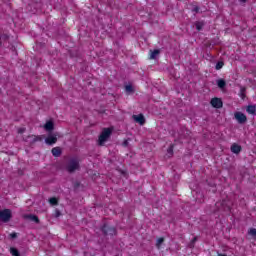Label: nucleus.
<instances>
[{
	"mask_svg": "<svg viewBox=\"0 0 256 256\" xmlns=\"http://www.w3.org/2000/svg\"><path fill=\"white\" fill-rule=\"evenodd\" d=\"M25 131H26L25 128H19V129H18V133H20V134H23Z\"/></svg>",
	"mask_w": 256,
	"mask_h": 256,
	"instance_id": "obj_31",
	"label": "nucleus"
},
{
	"mask_svg": "<svg viewBox=\"0 0 256 256\" xmlns=\"http://www.w3.org/2000/svg\"><path fill=\"white\" fill-rule=\"evenodd\" d=\"M132 117L136 123H139V125H145V116H143V114L133 115Z\"/></svg>",
	"mask_w": 256,
	"mask_h": 256,
	"instance_id": "obj_8",
	"label": "nucleus"
},
{
	"mask_svg": "<svg viewBox=\"0 0 256 256\" xmlns=\"http://www.w3.org/2000/svg\"><path fill=\"white\" fill-rule=\"evenodd\" d=\"M125 91L126 93H135V89H133V85H126Z\"/></svg>",
	"mask_w": 256,
	"mask_h": 256,
	"instance_id": "obj_21",
	"label": "nucleus"
},
{
	"mask_svg": "<svg viewBox=\"0 0 256 256\" xmlns=\"http://www.w3.org/2000/svg\"><path fill=\"white\" fill-rule=\"evenodd\" d=\"M26 219H29V221H32L33 223H37V224L40 223L39 217H37V215H34V214L26 215Z\"/></svg>",
	"mask_w": 256,
	"mask_h": 256,
	"instance_id": "obj_13",
	"label": "nucleus"
},
{
	"mask_svg": "<svg viewBox=\"0 0 256 256\" xmlns=\"http://www.w3.org/2000/svg\"><path fill=\"white\" fill-rule=\"evenodd\" d=\"M10 237H11L12 239H17V233H16V232L11 233V234H10Z\"/></svg>",
	"mask_w": 256,
	"mask_h": 256,
	"instance_id": "obj_30",
	"label": "nucleus"
},
{
	"mask_svg": "<svg viewBox=\"0 0 256 256\" xmlns=\"http://www.w3.org/2000/svg\"><path fill=\"white\" fill-rule=\"evenodd\" d=\"M44 129L45 131H48L49 133H51V131L55 129V123L51 120L47 121L44 125Z\"/></svg>",
	"mask_w": 256,
	"mask_h": 256,
	"instance_id": "obj_11",
	"label": "nucleus"
},
{
	"mask_svg": "<svg viewBox=\"0 0 256 256\" xmlns=\"http://www.w3.org/2000/svg\"><path fill=\"white\" fill-rule=\"evenodd\" d=\"M210 103L215 109H221L223 107V101L220 98H212Z\"/></svg>",
	"mask_w": 256,
	"mask_h": 256,
	"instance_id": "obj_7",
	"label": "nucleus"
},
{
	"mask_svg": "<svg viewBox=\"0 0 256 256\" xmlns=\"http://www.w3.org/2000/svg\"><path fill=\"white\" fill-rule=\"evenodd\" d=\"M112 133H113V130L111 128H104L98 138V145L100 146L105 145V142L109 140V137H111Z\"/></svg>",
	"mask_w": 256,
	"mask_h": 256,
	"instance_id": "obj_3",
	"label": "nucleus"
},
{
	"mask_svg": "<svg viewBox=\"0 0 256 256\" xmlns=\"http://www.w3.org/2000/svg\"><path fill=\"white\" fill-rule=\"evenodd\" d=\"M245 91H246L245 87L240 88V97H241V99H245V97H247L245 95Z\"/></svg>",
	"mask_w": 256,
	"mask_h": 256,
	"instance_id": "obj_25",
	"label": "nucleus"
},
{
	"mask_svg": "<svg viewBox=\"0 0 256 256\" xmlns=\"http://www.w3.org/2000/svg\"><path fill=\"white\" fill-rule=\"evenodd\" d=\"M81 169L79 160L77 158H71L66 164V171L69 173H75Z\"/></svg>",
	"mask_w": 256,
	"mask_h": 256,
	"instance_id": "obj_1",
	"label": "nucleus"
},
{
	"mask_svg": "<svg viewBox=\"0 0 256 256\" xmlns=\"http://www.w3.org/2000/svg\"><path fill=\"white\" fill-rule=\"evenodd\" d=\"M122 145L123 147H129V140H124Z\"/></svg>",
	"mask_w": 256,
	"mask_h": 256,
	"instance_id": "obj_29",
	"label": "nucleus"
},
{
	"mask_svg": "<svg viewBox=\"0 0 256 256\" xmlns=\"http://www.w3.org/2000/svg\"><path fill=\"white\" fill-rule=\"evenodd\" d=\"M234 118L240 125H245V123H247V116L243 112H235Z\"/></svg>",
	"mask_w": 256,
	"mask_h": 256,
	"instance_id": "obj_6",
	"label": "nucleus"
},
{
	"mask_svg": "<svg viewBox=\"0 0 256 256\" xmlns=\"http://www.w3.org/2000/svg\"><path fill=\"white\" fill-rule=\"evenodd\" d=\"M54 217H61V211H59V209H56L55 210V214H54Z\"/></svg>",
	"mask_w": 256,
	"mask_h": 256,
	"instance_id": "obj_28",
	"label": "nucleus"
},
{
	"mask_svg": "<svg viewBox=\"0 0 256 256\" xmlns=\"http://www.w3.org/2000/svg\"><path fill=\"white\" fill-rule=\"evenodd\" d=\"M51 153L53 157H61V153H63V151L59 147H54L52 148Z\"/></svg>",
	"mask_w": 256,
	"mask_h": 256,
	"instance_id": "obj_12",
	"label": "nucleus"
},
{
	"mask_svg": "<svg viewBox=\"0 0 256 256\" xmlns=\"http://www.w3.org/2000/svg\"><path fill=\"white\" fill-rule=\"evenodd\" d=\"M163 243H165V238H163V237L158 238L157 242H156L157 249H161V245H163Z\"/></svg>",
	"mask_w": 256,
	"mask_h": 256,
	"instance_id": "obj_20",
	"label": "nucleus"
},
{
	"mask_svg": "<svg viewBox=\"0 0 256 256\" xmlns=\"http://www.w3.org/2000/svg\"><path fill=\"white\" fill-rule=\"evenodd\" d=\"M240 3H247V0H239Z\"/></svg>",
	"mask_w": 256,
	"mask_h": 256,
	"instance_id": "obj_32",
	"label": "nucleus"
},
{
	"mask_svg": "<svg viewBox=\"0 0 256 256\" xmlns=\"http://www.w3.org/2000/svg\"><path fill=\"white\" fill-rule=\"evenodd\" d=\"M215 207L217 210H215L214 213H217V211H220L222 213H230L231 211V205L227 200L216 202Z\"/></svg>",
	"mask_w": 256,
	"mask_h": 256,
	"instance_id": "obj_2",
	"label": "nucleus"
},
{
	"mask_svg": "<svg viewBox=\"0 0 256 256\" xmlns=\"http://www.w3.org/2000/svg\"><path fill=\"white\" fill-rule=\"evenodd\" d=\"M223 65H225V63L223 61L217 62L216 66H215V70L219 71L220 69H223Z\"/></svg>",
	"mask_w": 256,
	"mask_h": 256,
	"instance_id": "obj_22",
	"label": "nucleus"
},
{
	"mask_svg": "<svg viewBox=\"0 0 256 256\" xmlns=\"http://www.w3.org/2000/svg\"><path fill=\"white\" fill-rule=\"evenodd\" d=\"M49 203L50 205H59V201L55 197L50 198Z\"/></svg>",
	"mask_w": 256,
	"mask_h": 256,
	"instance_id": "obj_24",
	"label": "nucleus"
},
{
	"mask_svg": "<svg viewBox=\"0 0 256 256\" xmlns=\"http://www.w3.org/2000/svg\"><path fill=\"white\" fill-rule=\"evenodd\" d=\"M195 27H196L197 31H202L203 27H205V22H203V21H196L195 22Z\"/></svg>",
	"mask_w": 256,
	"mask_h": 256,
	"instance_id": "obj_16",
	"label": "nucleus"
},
{
	"mask_svg": "<svg viewBox=\"0 0 256 256\" xmlns=\"http://www.w3.org/2000/svg\"><path fill=\"white\" fill-rule=\"evenodd\" d=\"M45 143L47 145H55V143H57V136L50 134L46 139H45Z\"/></svg>",
	"mask_w": 256,
	"mask_h": 256,
	"instance_id": "obj_9",
	"label": "nucleus"
},
{
	"mask_svg": "<svg viewBox=\"0 0 256 256\" xmlns=\"http://www.w3.org/2000/svg\"><path fill=\"white\" fill-rule=\"evenodd\" d=\"M0 47H1V42H0Z\"/></svg>",
	"mask_w": 256,
	"mask_h": 256,
	"instance_id": "obj_34",
	"label": "nucleus"
},
{
	"mask_svg": "<svg viewBox=\"0 0 256 256\" xmlns=\"http://www.w3.org/2000/svg\"><path fill=\"white\" fill-rule=\"evenodd\" d=\"M167 153H169V155H173V145L169 146V148L167 149Z\"/></svg>",
	"mask_w": 256,
	"mask_h": 256,
	"instance_id": "obj_27",
	"label": "nucleus"
},
{
	"mask_svg": "<svg viewBox=\"0 0 256 256\" xmlns=\"http://www.w3.org/2000/svg\"><path fill=\"white\" fill-rule=\"evenodd\" d=\"M248 235H251L254 239H256V229L255 228H250L248 231Z\"/></svg>",
	"mask_w": 256,
	"mask_h": 256,
	"instance_id": "obj_23",
	"label": "nucleus"
},
{
	"mask_svg": "<svg viewBox=\"0 0 256 256\" xmlns=\"http://www.w3.org/2000/svg\"><path fill=\"white\" fill-rule=\"evenodd\" d=\"M159 53H161V50L159 49H155L151 51L150 59H157V55H159Z\"/></svg>",
	"mask_w": 256,
	"mask_h": 256,
	"instance_id": "obj_18",
	"label": "nucleus"
},
{
	"mask_svg": "<svg viewBox=\"0 0 256 256\" xmlns=\"http://www.w3.org/2000/svg\"><path fill=\"white\" fill-rule=\"evenodd\" d=\"M230 151L235 155H239L240 151H242L241 145L234 143L230 147Z\"/></svg>",
	"mask_w": 256,
	"mask_h": 256,
	"instance_id": "obj_10",
	"label": "nucleus"
},
{
	"mask_svg": "<svg viewBox=\"0 0 256 256\" xmlns=\"http://www.w3.org/2000/svg\"><path fill=\"white\" fill-rule=\"evenodd\" d=\"M10 253H11V255H13V256H21V252H19L18 249L15 248V247H11V248H10Z\"/></svg>",
	"mask_w": 256,
	"mask_h": 256,
	"instance_id": "obj_19",
	"label": "nucleus"
},
{
	"mask_svg": "<svg viewBox=\"0 0 256 256\" xmlns=\"http://www.w3.org/2000/svg\"><path fill=\"white\" fill-rule=\"evenodd\" d=\"M216 83L219 89H225L227 87V82L224 79H218Z\"/></svg>",
	"mask_w": 256,
	"mask_h": 256,
	"instance_id": "obj_15",
	"label": "nucleus"
},
{
	"mask_svg": "<svg viewBox=\"0 0 256 256\" xmlns=\"http://www.w3.org/2000/svg\"><path fill=\"white\" fill-rule=\"evenodd\" d=\"M33 139L30 142L31 145H35V143H37V141H43V139L45 138V136L41 135V136H32Z\"/></svg>",
	"mask_w": 256,
	"mask_h": 256,
	"instance_id": "obj_17",
	"label": "nucleus"
},
{
	"mask_svg": "<svg viewBox=\"0 0 256 256\" xmlns=\"http://www.w3.org/2000/svg\"><path fill=\"white\" fill-rule=\"evenodd\" d=\"M247 113H249V115H256V106L255 105H248L246 108Z\"/></svg>",
	"mask_w": 256,
	"mask_h": 256,
	"instance_id": "obj_14",
	"label": "nucleus"
},
{
	"mask_svg": "<svg viewBox=\"0 0 256 256\" xmlns=\"http://www.w3.org/2000/svg\"><path fill=\"white\" fill-rule=\"evenodd\" d=\"M4 39H9V36L8 35H4Z\"/></svg>",
	"mask_w": 256,
	"mask_h": 256,
	"instance_id": "obj_33",
	"label": "nucleus"
},
{
	"mask_svg": "<svg viewBox=\"0 0 256 256\" xmlns=\"http://www.w3.org/2000/svg\"><path fill=\"white\" fill-rule=\"evenodd\" d=\"M13 217V214L11 213L10 209H4L0 211V221L2 223H9Z\"/></svg>",
	"mask_w": 256,
	"mask_h": 256,
	"instance_id": "obj_5",
	"label": "nucleus"
},
{
	"mask_svg": "<svg viewBox=\"0 0 256 256\" xmlns=\"http://www.w3.org/2000/svg\"><path fill=\"white\" fill-rule=\"evenodd\" d=\"M201 11V8L199 6H193L192 13H199Z\"/></svg>",
	"mask_w": 256,
	"mask_h": 256,
	"instance_id": "obj_26",
	"label": "nucleus"
},
{
	"mask_svg": "<svg viewBox=\"0 0 256 256\" xmlns=\"http://www.w3.org/2000/svg\"><path fill=\"white\" fill-rule=\"evenodd\" d=\"M100 230L102 231L104 237H113V235H117V229L107 223L103 224Z\"/></svg>",
	"mask_w": 256,
	"mask_h": 256,
	"instance_id": "obj_4",
	"label": "nucleus"
}]
</instances>
